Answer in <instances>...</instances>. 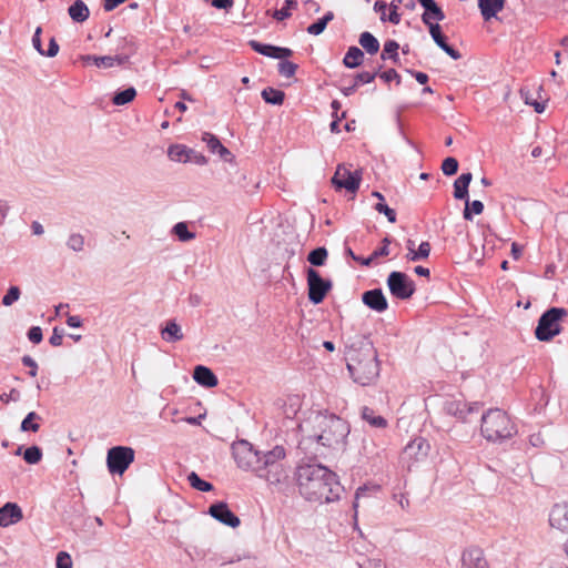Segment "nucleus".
Returning <instances> with one entry per match:
<instances>
[{
  "label": "nucleus",
  "instance_id": "obj_1",
  "mask_svg": "<svg viewBox=\"0 0 568 568\" xmlns=\"http://www.w3.org/2000/svg\"><path fill=\"white\" fill-rule=\"evenodd\" d=\"M295 476L298 491L307 501L334 503L344 491L337 475L321 464L300 465Z\"/></svg>",
  "mask_w": 568,
  "mask_h": 568
},
{
  "label": "nucleus",
  "instance_id": "obj_2",
  "mask_svg": "<svg viewBox=\"0 0 568 568\" xmlns=\"http://www.w3.org/2000/svg\"><path fill=\"white\" fill-rule=\"evenodd\" d=\"M346 366L353 381L362 386L374 384L379 377V361L373 342L357 336L345 349Z\"/></svg>",
  "mask_w": 568,
  "mask_h": 568
},
{
  "label": "nucleus",
  "instance_id": "obj_3",
  "mask_svg": "<svg viewBox=\"0 0 568 568\" xmlns=\"http://www.w3.org/2000/svg\"><path fill=\"white\" fill-rule=\"evenodd\" d=\"M301 427L308 438L334 449L342 448L349 434L347 422L327 412H313Z\"/></svg>",
  "mask_w": 568,
  "mask_h": 568
},
{
  "label": "nucleus",
  "instance_id": "obj_4",
  "mask_svg": "<svg viewBox=\"0 0 568 568\" xmlns=\"http://www.w3.org/2000/svg\"><path fill=\"white\" fill-rule=\"evenodd\" d=\"M285 458L286 450L280 445L264 452L255 470L256 476L273 486L286 484L290 478V467L285 465Z\"/></svg>",
  "mask_w": 568,
  "mask_h": 568
},
{
  "label": "nucleus",
  "instance_id": "obj_5",
  "mask_svg": "<svg viewBox=\"0 0 568 568\" xmlns=\"http://www.w3.org/2000/svg\"><path fill=\"white\" fill-rule=\"evenodd\" d=\"M480 432L483 437L490 443H503L517 434V427L499 408H490L481 415Z\"/></svg>",
  "mask_w": 568,
  "mask_h": 568
},
{
  "label": "nucleus",
  "instance_id": "obj_6",
  "mask_svg": "<svg viewBox=\"0 0 568 568\" xmlns=\"http://www.w3.org/2000/svg\"><path fill=\"white\" fill-rule=\"evenodd\" d=\"M568 316L564 307H550L545 311L535 328V336L540 342H549L561 332V322Z\"/></svg>",
  "mask_w": 568,
  "mask_h": 568
},
{
  "label": "nucleus",
  "instance_id": "obj_7",
  "mask_svg": "<svg viewBox=\"0 0 568 568\" xmlns=\"http://www.w3.org/2000/svg\"><path fill=\"white\" fill-rule=\"evenodd\" d=\"M231 448L236 465L243 470L255 473L264 452L255 450L245 439L234 442Z\"/></svg>",
  "mask_w": 568,
  "mask_h": 568
},
{
  "label": "nucleus",
  "instance_id": "obj_8",
  "mask_svg": "<svg viewBox=\"0 0 568 568\" xmlns=\"http://www.w3.org/2000/svg\"><path fill=\"white\" fill-rule=\"evenodd\" d=\"M362 178V170L352 171V164H338L332 178V184L336 190L345 189L351 193H355L359 189Z\"/></svg>",
  "mask_w": 568,
  "mask_h": 568
},
{
  "label": "nucleus",
  "instance_id": "obj_9",
  "mask_svg": "<svg viewBox=\"0 0 568 568\" xmlns=\"http://www.w3.org/2000/svg\"><path fill=\"white\" fill-rule=\"evenodd\" d=\"M134 460V450L126 446H115L108 450L106 465L111 474L122 475Z\"/></svg>",
  "mask_w": 568,
  "mask_h": 568
},
{
  "label": "nucleus",
  "instance_id": "obj_10",
  "mask_svg": "<svg viewBox=\"0 0 568 568\" xmlns=\"http://www.w3.org/2000/svg\"><path fill=\"white\" fill-rule=\"evenodd\" d=\"M390 294L398 300H408L415 293L414 281L404 272L393 271L387 277Z\"/></svg>",
  "mask_w": 568,
  "mask_h": 568
},
{
  "label": "nucleus",
  "instance_id": "obj_11",
  "mask_svg": "<svg viewBox=\"0 0 568 568\" xmlns=\"http://www.w3.org/2000/svg\"><path fill=\"white\" fill-rule=\"evenodd\" d=\"M308 300L314 305L322 303L332 288V282L325 280L313 267L306 270Z\"/></svg>",
  "mask_w": 568,
  "mask_h": 568
},
{
  "label": "nucleus",
  "instance_id": "obj_12",
  "mask_svg": "<svg viewBox=\"0 0 568 568\" xmlns=\"http://www.w3.org/2000/svg\"><path fill=\"white\" fill-rule=\"evenodd\" d=\"M481 408V404L478 402L466 403L463 400L450 399L445 402L444 410L462 422H469L470 416L474 414H478Z\"/></svg>",
  "mask_w": 568,
  "mask_h": 568
},
{
  "label": "nucleus",
  "instance_id": "obj_13",
  "mask_svg": "<svg viewBox=\"0 0 568 568\" xmlns=\"http://www.w3.org/2000/svg\"><path fill=\"white\" fill-rule=\"evenodd\" d=\"M215 520L231 528L240 526V518L230 509L224 501H216L209 507L207 511Z\"/></svg>",
  "mask_w": 568,
  "mask_h": 568
},
{
  "label": "nucleus",
  "instance_id": "obj_14",
  "mask_svg": "<svg viewBox=\"0 0 568 568\" xmlns=\"http://www.w3.org/2000/svg\"><path fill=\"white\" fill-rule=\"evenodd\" d=\"M248 45L251 49L262 55L273 58V59H286L293 54V51L290 48L277 47L273 44L262 43L256 40L248 41Z\"/></svg>",
  "mask_w": 568,
  "mask_h": 568
},
{
  "label": "nucleus",
  "instance_id": "obj_15",
  "mask_svg": "<svg viewBox=\"0 0 568 568\" xmlns=\"http://www.w3.org/2000/svg\"><path fill=\"white\" fill-rule=\"evenodd\" d=\"M427 27L432 39L445 53L453 60H459L462 58L460 52L447 43V38L443 34L442 27L437 22L427 24Z\"/></svg>",
  "mask_w": 568,
  "mask_h": 568
},
{
  "label": "nucleus",
  "instance_id": "obj_16",
  "mask_svg": "<svg viewBox=\"0 0 568 568\" xmlns=\"http://www.w3.org/2000/svg\"><path fill=\"white\" fill-rule=\"evenodd\" d=\"M462 568H488L484 551L476 546L465 549L462 556Z\"/></svg>",
  "mask_w": 568,
  "mask_h": 568
},
{
  "label": "nucleus",
  "instance_id": "obj_17",
  "mask_svg": "<svg viewBox=\"0 0 568 568\" xmlns=\"http://www.w3.org/2000/svg\"><path fill=\"white\" fill-rule=\"evenodd\" d=\"M549 524L552 528L568 532V503L556 504L551 508Z\"/></svg>",
  "mask_w": 568,
  "mask_h": 568
},
{
  "label": "nucleus",
  "instance_id": "obj_18",
  "mask_svg": "<svg viewBox=\"0 0 568 568\" xmlns=\"http://www.w3.org/2000/svg\"><path fill=\"white\" fill-rule=\"evenodd\" d=\"M362 302L371 310L382 313L387 310L388 303L381 288L369 290L363 293Z\"/></svg>",
  "mask_w": 568,
  "mask_h": 568
},
{
  "label": "nucleus",
  "instance_id": "obj_19",
  "mask_svg": "<svg viewBox=\"0 0 568 568\" xmlns=\"http://www.w3.org/2000/svg\"><path fill=\"white\" fill-rule=\"evenodd\" d=\"M23 518L20 506L16 503H6L0 508V527H9Z\"/></svg>",
  "mask_w": 568,
  "mask_h": 568
},
{
  "label": "nucleus",
  "instance_id": "obj_20",
  "mask_svg": "<svg viewBox=\"0 0 568 568\" xmlns=\"http://www.w3.org/2000/svg\"><path fill=\"white\" fill-rule=\"evenodd\" d=\"M419 4L425 9V12L422 16V21L427 26L433 23L432 20L436 22L443 21L445 19V13L442 8L435 2V0H417Z\"/></svg>",
  "mask_w": 568,
  "mask_h": 568
},
{
  "label": "nucleus",
  "instance_id": "obj_21",
  "mask_svg": "<svg viewBox=\"0 0 568 568\" xmlns=\"http://www.w3.org/2000/svg\"><path fill=\"white\" fill-rule=\"evenodd\" d=\"M194 381L204 387L211 388L217 385L216 375L206 366L197 365L193 371Z\"/></svg>",
  "mask_w": 568,
  "mask_h": 568
},
{
  "label": "nucleus",
  "instance_id": "obj_22",
  "mask_svg": "<svg viewBox=\"0 0 568 568\" xmlns=\"http://www.w3.org/2000/svg\"><path fill=\"white\" fill-rule=\"evenodd\" d=\"M377 74H378V71H376V72L364 71V72L357 73L354 77L353 82L349 85H345V87L341 88V92L345 97H349L353 93H355L358 85L373 82L375 80V78L377 77Z\"/></svg>",
  "mask_w": 568,
  "mask_h": 568
},
{
  "label": "nucleus",
  "instance_id": "obj_23",
  "mask_svg": "<svg viewBox=\"0 0 568 568\" xmlns=\"http://www.w3.org/2000/svg\"><path fill=\"white\" fill-rule=\"evenodd\" d=\"M505 0H478V7L485 21L495 18L503 10Z\"/></svg>",
  "mask_w": 568,
  "mask_h": 568
},
{
  "label": "nucleus",
  "instance_id": "obj_24",
  "mask_svg": "<svg viewBox=\"0 0 568 568\" xmlns=\"http://www.w3.org/2000/svg\"><path fill=\"white\" fill-rule=\"evenodd\" d=\"M161 336L168 343H175L183 339L181 326L175 320H169L161 328Z\"/></svg>",
  "mask_w": 568,
  "mask_h": 568
},
{
  "label": "nucleus",
  "instance_id": "obj_25",
  "mask_svg": "<svg viewBox=\"0 0 568 568\" xmlns=\"http://www.w3.org/2000/svg\"><path fill=\"white\" fill-rule=\"evenodd\" d=\"M473 180L470 172L463 173L454 182V197L456 200H467L468 186Z\"/></svg>",
  "mask_w": 568,
  "mask_h": 568
},
{
  "label": "nucleus",
  "instance_id": "obj_26",
  "mask_svg": "<svg viewBox=\"0 0 568 568\" xmlns=\"http://www.w3.org/2000/svg\"><path fill=\"white\" fill-rule=\"evenodd\" d=\"M68 13L72 21L82 23L90 17V10L82 0H75L68 9Z\"/></svg>",
  "mask_w": 568,
  "mask_h": 568
},
{
  "label": "nucleus",
  "instance_id": "obj_27",
  "mask_svg": "<svg viewBox=\"0 0 568 568\" xmlns=\"http://www.w3.org/2000/svg\"><path fill=\"white\" fill-rule=\"evenodd\" d=\"M364 52L358 47H349L344 59L343 64L348 69H355L363 63Z\"/></svg>",
  "mask_w": 568,
  "mask_h": 568
},
{
  "label": "nucleus",
  "instance_id": "obj_28",
  "mask_svg": "<svg viewBox=\"0 0 568 568\" xmlns=\"http://www.w3.org/2000/svg\"><path fill=\"white\" fill-rule=\"evenodd\" d=\"M189 152L190 148L184 144H172L168 149V156L174 162L187 163Z\"/></svg>",
  "mask_w": 568,
  "mask_h": 568
},
{
  "label": "nucleus",
  "instance_id": "obj_29",
  "mask_svg": "<svg viewBox=\"0 0 568 568\" xmlns=\"http://www.w3.org/2000/svg\"><path fill=\"white\" fill-rule=\"evenodd\" d=\"M358 42L368 54H376L379 50L377 38L368 31L361 33Z\"/></svg>",
  "mask_w": 568,
  "mask_h": 568
},
{
  "label": "nucleus",
  "instance_id": "obj_30",
  "mask_svg": "<svg viewBox=\"0 0 568 568\" xmlns=\"http://www.w3.org/2000/svg\"><path fill=\"white\" fill-rule=\"evenodd\" d=\"M261 95L266 103L272 105H282L285 99V93L282 90L271 87L265 88Z\"/></svg>",
  "mask_w": 568,
  "mask_h": 568
},
{
  "label": "nucleus",
  "instance_id": "obj_31",
  "mask_svg": "<svg viewBox=\"0 0 568 568\" xmlns=\"http://www.w3.org/2000/svg\"><path fill=\"white\" fill-rule=\"evenodd\" d=\"M372 195L379 200V202L375 205V210L378 213L384 214L387 217L388 222L395 223L396 222V212L393 209H390L387 204L384 203V201H385L384 195L378 191H373Z\"/></svg>",
  "mask_w": 568,
  "mask_h": 568
},
{
  "label": "nucleus",
  "instance_id": "obj_32",
  "mask_svg": "<svg viewBox=\"0 0 568 568\" xmlns=\"http://www.w3.org/2000/svg\"><path fill=\"white\" fill-rule=\"evenodd\" d=\"M362 418L376 428H385L387 426V420L383 416L375 415L374 409L367 406L362 409Z\"/></svg>",
  "mask_w": 568,
  "mask_h": 568
},
{
  "label": "nucleus",
  "instance_id": "obj_33",
  "mask_svg": "<svg viewBox=\"0 0 568 568\" xmlns=\"http://www.w3.org/2000/svg\"><path fill=\"white\" fill-rule=\"evenodd\" d=\"M428 449H429V444L423 437H418V438L413 439L405 447V452L407 454H409V455H412V454H415V455L420 454V455L426 456L427 453H428Z\"/></svg>",
  "mask_w": 568,
  "mask_h": 568
},
{
  "label": "nucleus",
  "instance_id": "obj_34",
  "mask_svg": "<svg viewBox=\"0 0 568 568\" xmlns=\"http://www.w3.org/2000/svg\"><path fill=\"white\" fill-rule=\"evenodd\" d=\"M398 49L399 44L395 40H387L384 43V48L381 54L382 60H392L394 63L399 62V55H398Z\"/></svg>",
  "mask_w": 568,
  "mask_h": 568
},
{
  "label": "nucleus",
  "instance_id": "obj_35",
  "mask_svg": "<svg viewBox=\"0 0 568 568\" xmlns=\"http://www.w3.org/2000/svg\"><path fill=\"white\" fill-rule=\"evenodd\" d=\"M136 97V90L133 87H129L124 90L118 91L113 98L112 103L114 105H125L134 100Z\"/></svg>",
  "mask_w": 568,
  "mask_h": 568
},
{
  "label": "nucleus",
  "instance_id": "obj_36",
  "mask_svg": "<svg viewBox=\"0 0 568 568\" xmlns=\"http://www.w3.org/2000/svg\"><path fill=\"white\" fill-rule=\"evenodd\" d=\"M465 209L463 216L466 221H473V214L479 215L484 211V204L479 200L469 201V197L465 200Z\"/></svg>",
  "mask_w": 568,
  "mask_h": 568
},
{
  "label": "nucleus",
  "instance_id": "obj_37",
  "mask_svg": "<svg viewBox=\"0 0 568 568\" xmlns=\"http://www.w3.org/2000/svg\"><path fill=\"white\" fill-rule=\"evenodd\" d=\"M328 252L324 246L312 250L307 255V262L313 266H323L326 263Z\"/></svg>",
  "mask_w": 568,
  "mask_h": 568
},
{
  "label": "nucleus",
  "instance_id": "obj_38",
  "mask_svg": "<svg viewBox=\"0 0 568 568\" xmlns=\"http://www.w3.org/2000/svg\"><path fill=\"white\" fill-rule=\"evenodd\" d=\"M187 481L192 488L199 491L209 493L213 490V485L202 479L195 471H191L187 475Z\"/></svg>",
  "mask_w": 568,
  "mask_h": 568
},
{
  "label": "nucleus",
  "instance_id": "obj_39",
  "mask_svg": "<svg viewBox=\"0 0 568 568\" xmlns=\"http://www.w3.org/2000/svg\"><path fill=\"white\" fill-rule=\"evenodd\" d=\"M41 417L36 412H30L21 422L20 429L21 432H33L37 433L40 428L39 423Z\"/></svg>",
  "mask_w": 568,
  "mask_h": 568
},
{
  "label": "nucleus",
  "instance_id": "obj_40",
  "mask_svg": "<svg viewBox=\"0 0 568 568\" xmlns=\"http://www.w3.org/2000/svg\"><path fill=\"white\" fill-rule=\"evenodd\" d=\"M172 233L181 241V242H189L191 240L195 239V233L191 232L189 230L187 223L185 222H179L176 223L173 229Z\"/></svg>",
  "mask_w": 568,
  "mask_h": 568
},
{
  "label": "nucleus",
  "instance_id": "obj_41",
  "mask_svg": "<svg viewBox=\"0 0 568 568\" xmlns=\"http://www.w3.org/2000/svg\"><path fill=\"white\" fill-rule=\"evenodd\" d=\"M81 60L84 63H92V64L97 65L98 68H104V69L112 68L111 55L99 57V55L87 54V55H82Z\"/></svg>",
  "mask_w": 568,
  "mask_h": 568
},
{
  "label": "nucleus",
  "instance_id": "obj_42",
  "mask_svg": "<svg viewBox=\"0 0 568 568\" xmlns=\"http://www.w3.org/2000/svg\"><path fill=\"white\" fill-rule=\"evenodd\" d=\"M42 458V450L39 446L33 445L23 450V459L27 464L36 465Z\"/></svg>",
  "mask_w": 568,
  "mask_h": 568
},
{
  "label": "nucleus",
  "instance_id": "obj_43",
  "mask_svg": "<svg viewBox=\"0 0 568 568\" xmlns=\"http://www.w3.org/2000/svg\"><path fill=\"white\" fill-rule=\"evenodd\" d=\"M520 97L525 101L527 105L534 106L537 113H542L545 111L546 104L545 102H539L532 98L530 91L528 89H520Z\"/></svg>",
  "mask_w": 568,
  "mask_h": 568
},
{
  "label": "nucleus",
  "instance_id": "obj_44",
  "mask_svg": "<svg viewBox=\"0 0 568 568\" xmlns=\"http://www.w3.org/2000/svg\"><path fill=\"white\" fill-rule=\"evenodd\" d=\"M297 7V0H285L284 7L280 10H275L273 13V18L282 21L291 17V9H295Z\"/></svg>",
  "mask_w": 568,
  "mask_h": 568
},
{
  "label": "nucleus",
  "instance_id": "obj_45",
  "mask_svg": "<svg viewBox=\"0 0 568 568\" xmlns=\"http://www.w3.org/2000/svg\"><path fill=\"white\" fill-rule=\"evenodd\" d=\"M67 246L73 252H82L84 248V236L80 233H71L68 237Z\"/></svg>",
  "mask_w": 568,
  "mask_h": 568
},
{
  "label": "nucleus",
  "instance_id": "obj_46",
  "mask_svg": "<svg viewBox=\"0 0 568 568\" xmlns=\"http://www.w3.org/2000/svg\"><path fill=\"white\" fill-rule=\"evenodd\" d=\"M278 73L285 78H292L296 73L298 65L285 59L278 63Z\"/></svg>",
  "mask_w": 568,
  "mask_h": 568
},
{
  "label": "nucleus",
  "instance_id": "obj_47",
  "mask_svg": "<svg viewBox=\"0 0 568 568\" xmlns=\"http://www.w3.org/2000/svg\"><path fill=\"white\" fill-rule=\"evenodd\" d=\"M442 171L445 175L452 176L458 171V161L455 158H446L442 163Z\"/></svg>",
  "mask_w": 568,
  "mask_h": 568
},
{
  "label": "nucleus",
  "instance_id": "obj_48",
  "mask_svg": "<svg viewBox=\"0 0 568 568\" xmlns=\"http://www.w3.org/2000/svg\"><path fill=\"white\" fill-rule=\"evenodd\" d=\"M202 141L212 153H215L222 144L219 138L210 132L203 133Z\"/></svg>",
  "mask_w": 568,
  "mask_h": 568
},
{
  "label": "nucleus",
  "instance_id": "obj_49",
  "mask_svg": "<svg viewBox=\"0 0 568 568\" xmlns=\"http://www.w3.org/2000/svg\"><path fill=\"white\" fill-rule=\"evenodd\" d=\"M21 291L18 286H10L6 295L2 297V305L11 306L20 297Z\"/></svg>",
  "mask_w": 568,
  "mask_h": 568
},
{
  "label": "nucleus",
  "instance_id": "obj_50",
  "mask_svg": "<svg viewBox=\"0 0 568 568\" xmlns=\"http://www.w3.org/2000/svg\"><path fill=\"white\" fill-rule=\"evenodd\" d=\"M430 254V244L428 242H422L418 246L416 253L410 255V261L416 262L419 260H425Z\"/></svg>",
  "mask_w": 568,
  "mask_h": 568
},
{
  "label": "nucleus",
  "instance_id": "obj_51",
  "mask_svg": "<svg viewBox=\"0 0 568 568\" xmlns=\"http://www.w3.org/2000/svg\"><path fill=\"white\" fill-rule=\"evenodd\" d=\"M403 0H393L389 3V14L387 20L393 24H398L400 22V14L397 12L399 4Z\"/></svg>",
  "mask_w": 568,
  "mask_h": 568
},
{
  "label": "nucleus",
  "instance_id": "obj_52",
  "mask_svg": "<svg viewBox=\"0 0 568 568\" xmlns=\"http://www.w3.org/2000/svg\"><path fill=\"white\" fill-rule=\"evenodd\" d=\"M57 568H72L71 556L67 551H59L55 559Z\"/></svg>",
  "mask_w": 568,
  "mask_h": 568
},
{
  "label": "nucleus",
  "instance_id": "obj_53",
  "mask_svg": "<svg viewBox=\"0 0 568 568\" xmlns=\"http://www.w3.org/2000/svg\"><path fill=\"white\" fill-rule=\"evenodd\" d=\"M390 243H392V239L389 236H385L382 240V246L373 252V257L378 258V257H383V256H388L390 253V251H389Z\"/></svg>",
  "mask_w": 568,
  "mask_h": 568
},
{
  "label": "nucleus",
  "instance_id": "obj_54",
  "mask_svg": "<svg viewBox=\"0 0 568 568\" xmlns=\"http://www.w3.org/2000/svg\"><path fill=\"white\" fill-rule=\"evenodd\" d=\"M119 48L126 51L128 54L132 55L136 51L135 42L133 37H124L119 43Z\"/></svg>",
  "mask_w": 568,
  "mask_h": 568
},
{
  "label": "nucleus",
  "instance_id": "obj_55",
  "mask_svg": "<svg viewBox=\"0 0 568 568\" xmlns=\"http://www.w3.org/2000/svg\"><path fill=\"white\" fill-rule=\"evenodd\" d=\"M327 24L320 18L314 23L307 27V32L313 36H320L324 32Z\"/></svg>",
  "mask_w": 568,
  "mask_h": 568
},
{
  "label": "nucleus",
  "instance_id": "obj_56",
  "mask_svg": "<svg viewBox=\"0 0 568 568\" xmlns=\"http://www.w3.org/2000/svg\"><path fill=\"white\" fill-rule=\"evenodd\" d=\"M27 335L29 341L32 342L33 344L41 343L43 338L42 329L40 326H32L31 328H29Z\"/></svg>",
  "mask_w": 568,
  "mask_h": 568
},
{
  "label": "nucleus",
  "instance_id": "obj_57",
  "mask_svg": "<svg viewBox=\"0 0 568 568\" xmlns=\"http://www.w3.org/2000/svg\"><path fill=\"white\" fill-rule=\"evenodd\" d=\"M21 362L24 366L29 367L30 371L28 372V374L31 376V377H36L37 374H38V364L37 362L30 356V355H24L22 358H21Z\"/></svg>",
  "mask_w": 568,
  "mask_h": 568
},
{
  "label": "nucleus",
  "instance_id": "obj_58",
  "mask_svg": "<svg viewBox=\"0 0 568 568\" xmlns=\"http://www.w3.org/2000/svg\"><path fill=\"white\" fill-rule=\"evenodd\" d=\"M189 162L197 164V165H205V164H207V159L202 153L196 152L195 150L190 148Z\"/></svg>",
  "mask_w": 568,
  "mask_h": 568
},
{
  "label": "nucleus",
  "instance_id": "obj_59",
  "mask_svg": "<svg viewBox=\"0 0 568 568\" xmlns=\"http://www.w3.org/2000/svg\"><path fill=\"white\" fill-rule=\"evenodd\" d=\"M381 79H383L385 82H390L393 80L396 81L397 84L400 83V75L397 73L395 69L386 70L382 73H378Z\"/></svg>",
  "mask_w": 568,
  "mask_h": 568
},
{
  "label": "nucleus",
  "instance_id": "obj_60",
  "mask_svg": "<svg viewBox=\"0 0 568 568\" xmlns=\"http://www.w3.org/2000/svg\"><path fill=\"white\" fill-rule=\"evenodd\" d=\"M41 32H42V29L40 27H38L32 37V45L42 55V54H44V50L42 48V42H41V38H40Z\"/></svg>",
  "mask_w": 568,
  "mask_h": 568
},
{
  "label": "nucleus",
  "instance_id": "obj_61",
  "mask_svg": "<svg viewBox=\"0 0 568 568\" xmlns=\"http://www.w3.org/2000/svg\"><path fill=\"white\" fill-rule=\"evenodd\" d=\"M63 339V331H60L58 327L53 328L52 335L49 338V343L52 346H60Z\"/></svg>",
  "mask_w": 568,
  "mask_h": 568
},
{
  "label": "nucleus",
  "instance_id": "obj_62",
  "mask_svg": "<svg viewBox=\"0 0 568 568\" xmlns=\"http://www.w3.org/2000/svg\"><path fill=\"white\" fill-rule=\"evenodd\" d=\"M358 568H385V566L381 560L366 558L358 564Z\"/></svg>",
  "mask_w": 568,
  "mask_h": 568
},
{
  "label": "nucleus",
  "instance_id": "obj_63",
  "mask_svg": "<svg viewBox=\"0 0 568 568\" xmlns=\"http://www.w3.org/2000/svg\"><path fill=\"white\" fill-rule=\"evenodd\" d=\"M58 52H59V44L54 38H51L49 41L48 50L44 51L43 55L48 57V58H53L58 54Z\"/></svg>",
  "mask_w": 568,
  "mask_h": 568
},
{
  "label": "nucleus",
  "instance_id": "obj_64",
  "mask_svg": "<svg viewBox=\"0 0 568 568\" xmlns=\"http://www.w3.org/2000/svg\"><path fill=\"white\" fill-rule=\"evenodd\" d=\"M538 568H568L564 562L555 559L544 560Z\"/></svg>",
  "mask_w": 568,
  "mask_h": 568
}]
</instances>
